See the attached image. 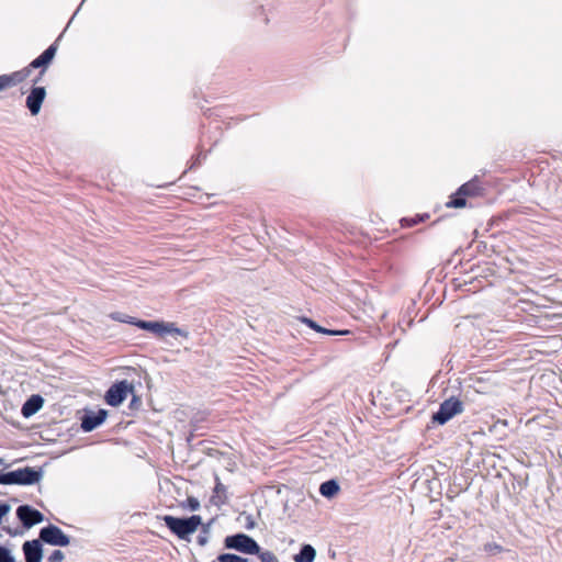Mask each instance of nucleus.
<instances>
[{"instance_id": "1", "label": "nucleus", "mask_w": 562, "mask_h": 562, "mask_svg": "<svg viewBox=\"0 0 562 562\" xmlns=\"http://www.w3.org/2000/svg\"><path fill=\"white\" fill-rule=\"evenodd\" d=\"M166 527L181 540H190V536L202 525V518L199 515L190 517L164 516Z\"/></svg>"}, {"instance_id": "2", "label": "nucleus", "mask_w": 562, "mask_h": 562, "mask_svg": "<svg viewBox=\"0 0 562 562\" xmlns=\"http://www.w3.org/2000/svg\"><path fill=\"white\" fill-rule=\"evenodd\" d=\"M133 325L140 329L150 331L158 337H164L165 335H178L188 338L189 336L187 330L177 327L173 323L136 319V322H133Z\"/></svg>"}, {"instance_id": "3", "label": "nucleus", "mask_w": 562, "mask_h": 562, "mask_svg": "<svg viewBox=\"0 0 562 562\" xmlns=\"http://www.w3.org/2000/svg\"><path fill=\"white\" fill-rule=\"evenodd\" d=\"M43 477L42 469L25 467L9 472V485H33Z\"/></svg>"}, {"instance_id": "4", "label": "nucleus", "mask_w": 562, "mask_h": 562, "mask_svg": "<svg viewBox=\"0 0 562 562\" xmlns=\"http://www.w3.org/2000/svg\"><path fill=\"white\" fill-rule=\"evenodd\" d=\"M128 393H134V385L127 380H122L109 387L105 393V402L113 407L121 405Z\"/></svg>"}, {"instance_id": "5", "label": "nucleus", "mask_w": 562, "mask_h": 562, "mask_svg": "<svg viewBox=\"0 0 562 562\" xmlns=\"http://www.w3.org/2000/svg\"><path fill=\"white\" fill-rule=\"evenodd\" d=\"M41 542L55 546L66 547L70 543V538L59 527L48 525L40 530Z\"/></svg>"}, {"instance_id": "6", "label": "nucleus", "mask_w": 562, "mask_h": 562, "mask_svg": "<svg viewBox=\"0 0 562 562\" xmlns=\"http://www.w3.org/2000/svg\"><path fill=\"white\" fill-rule=\"evenodd\" d=\"M462 402L457 398L446 400L439 407V411L434 414L432 420L439 425L446 424L457 414L462 412Z\"/></svg>"}, {"instance_id": "7", "label": "nucleus", "mask_w": 562, "mask_h": 562, "mask_svg": "<svg viewBox=\"0 0 562 562\" xmlns=\"http://www.w3.org/2000/svg\"><path fill=\"white\" fill-rule=\"evenodd\" d=\"M16 516L25 528H31L43 521V514L30 505H21L16 508Z\"/></svg>"}, {"instance_id": "8", "label": "nucleus", "mask_w": 562, "mask_h": 562, "mask_svg": "<svg viewBox=\"0 0 562 562\" xmlns=\"http://www.w3.org/2000/svg\"><path fill=\"white\" fill-rule=\"evenodd\" d=\"M108 416V412L103 408L98 409L97 412L88 411L81 417V429L85 432H90L104 423Z\"/></svg>"}, {"instance_id": "9", "label": "nucleus", "mask_w": 562, "mask_h": 562, "mask_svg": "<svg viewBox=\"0 0 562 562\" xmlns=\"http://www.w3.org/2000/svg\"><path fill=\"white\" fill-rule=\"evenodd\" d=\"M46 98L44 87H33L26 97L25 105L32 115H37Z\"/></svg>"}, {"instance_id": "10", "label": "nucleus", "mask_w": 562, "mask_h": 562, "mask_svg": "<svg viewBox=\"0 0 562 562\" xmlns=\"http://www.w3.org/2000/svg\"><path fill=\"white\" fill-rule=\"evenodd\" d=\"M25 562H42L43 546L40 539L27 540L22 544Z\"/></svg>"}, {"instance_id": "11", "label": "nucleus", "mask_w": 562, "mask_h": 562, "mask_svg": "<svg viewBox=\"0 0 562 562\" xmlns=\"http://www.w3.org/2000/svg\"><path fill=\"white\" fill-rule=\"evenodd\" d=\"M30 76V70L27 68H23L21 70L14 71L9 75L0 76V91H3L10 87L16 86L18 83L24 81Z\"/></svg>"}, {"instance_id": "12", "label": "nucleus", "mask_w": 562, "mask_h": 562, "mask_svg": "<svg viewBox=\"0 0 562 562\" xmlns=\"http://www.w3.org/2000/svg\"><path fill=\"white\" fill-rule=\"evenodd\" d=\"M43 404L44 398L38 394H34L22 405L21 413L25 418H29L36 414L43 407Z\"/></svg>"}, {"instance_id": "13", "label": "nucleus", "mask_w": 562, "mask_h": 562, "mask_svg": "<svg viewBox=\"0 0 562 562\" xmlns=\"http://www.w3.org/2000/svg\"><path fill=\"white\" fill-rule=\"evenodd\" d=\"M248 554L258 555L260 562H279L274 553L262 551L260 546L250 537H248Z\"/></svg>"}, {"instance_id": "14", "label": "nucleus", "mask_w": 562, "mask_h": 562, "mask_svg": "<svg viewBox=\"0 0 562 562\" xmlns=\"http://www.w3.org/2000/svg\"><path fill=\"white\" fill-rule=\"evenodd\" d=\"M227 549H234L241 553H246V533H236L227 536L224 540Z\"/></svg>"}, {"instance_id": "15", "label": "nucleus", "mask_w": 562, "mask_h": 562, "mask_svg": "<svg viewBox=\"0 0 562 562\" xmlns=\"http://www.w3.org/2000/svg\"><path fill=\"white\" fill-rule=\"evenodd\" d=\"M316 557V551L311 544H304L301 551L294 555L295 562H313Z\"/></svg>"}, {"instance_id": "16", "label": "nucleus", "mask_w": 562, "mask_h": 562, "mask_svg": "<svg viewBox=\"0 0 562 562\" xmlns=\"http://www.w3.org/2000/svg\"><path fill=\"white\" fill-rule=\"evenodd\" d=\"M339 492V485L335 480H329L321 484L319 493L327 498L334 497Z\"/></svg>"}, {"instance_id": "17", "label": "nucleus", "mask_w": 562, "mask_h": 562, "mask_svg": "<svg viewBox=\"0 0 562 562\" xmlns=\"http://www.w3.org/2000/svg\"><path fill=\"white\" fill-rule=\"evenodd\" d=\"M480 191V188L475 180H471L464 184H462L458 190V195L463 196H473L476 195Z\"/></svg>"}, {"instance_id": "18", "label": "nucleus", "mask_w": 562, "mask_h": 562, "mask_svg": "<svg viewBox=\"0 0 562 562\" xmlns=\"http://www.w3.org/2000/svg\"><path fill=\"white\" fill-rule=\"evenodd\" d=\"M302 322L305 323L312 329H314V330H316L318 333L327 334V335H346V334L349 333L348 330H329V329H325V328L321 327L319 325H317L314 321H312L310 318H306V317H304L302 319Z\"/></svg>"}, {"instance_id": "19", "label": "nucleus", "mask_w": 562, "mask_h": 562, "mask_svg": "<svg viewBox=\"0 0 562 562\" xmlns=\"http://www.w3.org/2000/svg\"><path fill=\"white\" fill-rule=\"evenodd\" d=\"M56 52H57V45L56 43L52 44L50 46H48L42 54H41V57L42 59L44 60V63L47 65V67L49 66V64L53 61L55 55H56Z\"/></svg>"}, {"instance_id": "20", "label": "nucleus", "mask_w": 562, "mask_h": 562, "mask_svg": "<svg viewBox=\"0 0 562 562\" xmlns=\"http://www.w3.org/2000/svg\"><path fill=\"white\" fill-rule=\"evenodd\" d=\"M218 562H246L245 558H241L234 553H223L217 557Z\"/></svg>"}, {"instance_id": "21", "label": "nucleus", "mask_w": 562, "mask_h": 562, "mask_svg": "<svg viewBox=\"0 0 562 562\" xmlns=\"http://www.w3.org/2000/svg\"><path fill=\"white\" fill-rule=\"evenodd\" d=\"M0 562H15L12 551L2 544H0Z\"/></svg>"}, {"instance_id": "22", "label": "nucleus", "mask_w": 562, "mask_h": 562, "mask_svg": "<svg viewBox=\"0 0 562 562\" xmlns=\"http://www.w3.org/2000/svg\"><path fill=\"white\" fill-rule=\"evenodd\" d=\"M30 71L31 69H37V68H42V71L41 74H43L45 71V69L47 68V65L44 63V60L42 59L41 55L38 57H36L35 59H33L31 61V64L26 67Z\"/></svg>"}, {"instance_id": "23", "label": "nucleus", "mask_w": 562, "mask_h": 562, "mask_svg": "<svg viewBox=\"0 0 562 562\" xmlns=\"http://www.w3.org/2000/svg\"><path fill=\"white\" fill-rule=\"evenodd\" d=\"M111 318L121 323L132 324L133 322H136V318L122 314V313H112Z\"/></svg>"}, {"instance_id": "24", "label": "nucleus", "mask_w": 562, "mask_h": 562, "mask_svg": "<svg viewBox=\"0 0 562 562\" xmlns=\"http://www.w3.org/2000/svg\"><path fill=\"white\" fill-rule=\"evenodd\" d=\"M196 542L202 547L209 542V525L203 526L202 531L196 538Z\"/></svg>"}, {"instance_id": "25", "label": "nucleus", "mask_w": 562, "mask_h": 562, "mask_svg": "<svg viewBox=\"0 0 562 562\" xmlns=\"http://www.w3.org/2000/svg\"><path fill=\"white\" fill-rule=\"evenodd\" d=\"M447 206L448 207H456V209L463 207V206H465V199H464L463 195H458L457 198L451 199L447 203Z\"/></svg>"}, {"instance_id": "26", "label": "nucleus", "mask_w": 562, "mask_h": 562, "mask_svg": "<svg viewBox=\"0 0 562 562\" xmlns=\"http://www.w3.org/2000/svg\"><path fill=\"white\" fill-rule=\"evenodd\" d=\"M65 554L61 550H54L47 558L48 562H63Z\"/></svg>"}, {"instance_id": "27", "label": "nucleus", "mask_w": 562, "mask_h": 562, "mask_svg": "<svg viewBox=\"0 0 562 562\" xmlns=\"http://www.w3.org/2000/svg\"><path fill=\"white\" fill-rule=\"evenodd\" d=\"M184 507L192 512L198 510L200 508V502L195 497H188Z\"/></svg>"}, {"instance_id": "28", "label": "nucleus", "mask_w": 562, "mask_h": 562, "mask_svg": "<svg viewBox=\"0 0 562 562\" xmlns=\"http://www.w3.org/2000/svg\"><path fill=\"white\" fill-rule=\"evenodd\" d=\"M0 484L9 485V472L0 471Z\"/></svg>"}, {"instance_id": "29", "label": "nucleus", "mask_w": 562, "mask_h": 562, "mask_svg": "<svg viewBox=\"0 0 562 562\" xmlns=\"http://www.w3.org/2000/svg\"><path fill=\"white\" fill-rule=\"evenodd\" d=\"M140 405V400L138 396L133 395V398L131 401V407H136Z\"/></svg>"}, {"instance_id": "30", "label": "nucleus", "mask_w": 562, "mask_h": 562, "mask_svg": "<svg viewBox=\"0 0 562 562\" xmlns=\"http://www.w3.org/2000/svg\"><path fill=\"white\" fill-rule=\"evenodd\" d=\"M205 158V154H202L200 153L196 157H195V160L193 161L191 168L195 165H199L201 162V159H204Z\"/></svg>"}, {"instance_id": "31", "label": "nucleus", "mask_w": 562, "mask_h": 562, "mask_svg": "<svg viewBox=\"0 0 562 562\" xmlns=\"http://www.w3.org/2000/svg\"><path fill=\"white\" fill-rule=\"evenodd\" d=\"M85 3V0H81V2L79 3V5L77 7L76 9V12H79V10L81 9V7Z\"/></svg>"}, {"instance_id": "32", "label": "nucleus", "mask_w": 562, "mask_h": 562, "mask_svg": "<svg viewBox=\"0 0 562 562\" xmlns=\"http://www.w3.org/2000/svg\"><path fill=\"white\" fill-rule=\"evenodd\" d=\"M85 3V0H81V2L79 3V5L77 7L76 9V12H79V10L81 9V7Z\"/></svg>"}, {"instance_id": "33", "label": "nucleus", "mask_w": 562, "mask_h": 562, "mask_svg": "<svg viewBox=\"0 0 562 562\" xmlns=\"http://www.w3.org/2000/svg\"><path fill=\"white\" fill-rule=\"evenodd\" d=\"M85 3V0H81V2L79 3V5L77 7L76 9V12H79V10L81 9V7Z\"/></svg>"}, {"instance_id": "34", "label": "nucleus", "mask_w": 562, "mask_h": 562, "mask_svg": "<svg viewBox=\"0 0 562 562\" xmlns=\"http://www.w3.org/2000/svg\"><path fill=\"white\" fill-rule=\"evenodd\" d=\"M85 3V0H81V2L79 3V5L77 7L76 9V12H79V10L81 9V7Z\"/></svg>"}, {"instance_id": "35", "label": "nucleus", "mask_w": 562, "mask_h": 562, "mask_svg": "<svg viewBox=\"0 0 562 562\" xmlns=\"http://www.w3.org/2000/svg\"><path fill=\"white\" fill-rule=\"evenodd\" d=\"M85 3V0H81V2L79 3V5L77 7L76 9V12H79V10L81 9V7Z\"/></svg>"}, {"instance_id": "36", "label": "nucleus", "mask_w": 562, "mask_h": 562, "mask_svg": "<svg viewBox=\"0 0 562 562\" xmlns=\"http://www.w3.org/2000/svg\"><path fill=\"white\" fill-rule=\"evenodd\" d=\"M85 3V0H81V2L79 3V5L77 7L76 9V12H79V10L81 9V7Z\"/></svg>"}, {"instance_id": "37", "label": "nucleus", "mask_w": 562, "mask_h": 562, "mask_svg": "<svg viewBox=\"0 0 562 562\" xmlns=\"http://www.w3.org/2000/svg\"><path fill=\"white\" fill-rule=\"evenodd\" d=\"M254 526H255V522H254V521H250V520L248 519V529L254 528Z\"/></svg>"}, {"instance_id": "38", "label": "nucleus", "mask_w": 562, "mask_h": 562, "mask_svg": "<svg viewBox=\"0 0 562 562\" xmlns=\"http://www.w3.org/2000/svg\"><path fill=\"white\" fill-rule=\"evenodd\" d=\"M41 78H36L35 80H33L34 83H37L40 81Z\"/></svg>"}, {"instance_id": "39", "label": "nucleus", "mask_w": 562, "mask_h": 562, "mask_svg": "<svg viewBox=\"0 0 562 562\" xmlns=\"http://www.w3.org/2000/svg\"><path fill=\"white\" fill-rule=\"evenodd\" d=\"M2 463H3V460L0 458V464H2Z\"/></svg>"}]
</instances>
